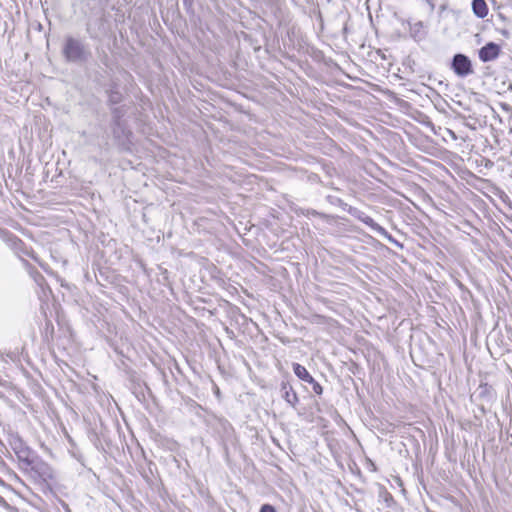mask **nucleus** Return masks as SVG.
I'll return each instance as SVG.
<instances>
[{"mask_svg": "<svg viewBox=\"0 0 512 512\" xmlns=\"http://www.w3.org/2000/svg\"><path fill=\"white\" fill-rule=\"evenodd\" d=\"M8 443L22 465L35 467L38 460L37 455L18 434H11Z\"/></svg>", "mask_w": 512, "mask_h": 512, "instance_id": "f257e3e1", "label": "nucleus"}, {"mask_svg": "<svg viewBox=\"0 0 512 512\" xmlns=\"http://www.w3.org/2000/svg\"><path fill=\"white\" fill-rule=\"evenodd\" d=\"M63 54L69 62H83L90 56V52L86 49L84 44L73 37L66 39Z\"/></svg>", "mask_w": 512, "mask_h": 512, "instance_id": "f03ea898", "label": "nucleus"}, {"mask_svg": "<svg viewBox=\"0 0 512 512\" xmlns=\"http://www.w3.org/2000/svg\"><path fill=\"white\" fill-rule=\"evenodd\" d=\"M450 69L459 78H466L474 74L471 59L463 53H456L453 55L450 63Z\"/></svg>", "mask_w": 512, "mask_h": 512, "instance_id": "7ed1b4c3", "label": "nucleus"}, {"mask_svg": "<svg viewBox=\"0 0 512 512\" xmlns=\"http://www.w3.org/2000/svg\"><path fill=\"white\" fill-rule=\"evenodd\" d=\"M293 372L294 374L303 382L308 383L312 386V390L317 395H321L323 393L322 386L311 376L308 370L299 363H293Z\"/></svg>", "mask_w": 512, "mask_h": 512, "instance_id": "20e7f679", "label": "nucleus"}, {"mask_svg": "<svg viewBox=\"0 0 512 512\" xmlns=\"http://www.w3.org/2000/svg\"><path fill=\"white\" fill-rule=\"evenodd\" d=\"M501 53V47L495 42H488L478 50L479 59L486 63L496 60Z\"/></svg>", "mask_w": 512, "mask_h": 512, "instance_id": "39448f33", "label": "nucleus"}, {"mask_svg": "<svg viewBox=\"0 0 512 512\" xmlns=\"http://www.w3.org/2000/svg\"><path fill=\"white\" fill-rule=\"evenodd\" d=\"M281 393L283 399L293 408L296 407V404L299 401L297 393L294 391L293 387L287 381H283L281 383Z\"/></svg>", "mask_w": 512, "mask_h": 512, "instance_id": "423d86ee", "label": "nucleus"}, {"mask_svg": "<svg viewBox=\"0 0 512 512\" xmlns=\"http://www.w3.org/2000/svg\"><path fill=\"white\" fill-rule=\"evenodd\" d=\"M107 94H108V102L110 104H119L123 99V95L119 91V85L115 81H112L110 83L109 88L107 89Z\"/></svg>", "mask_w": 512, "mask_h": 512, "instance_id": "0eeeda50", "label": "nucleus"}, {"mask_svg": "<svg viewBox=\"0 0 512 512\" xmlns=\"http://www.w3.org/2000/svg\"><path fill=\"white\" fill-rule=\"evenodd\" d=\"M351 214L356 217L358 220H360L362 223L367 225L373 232H375L376 229H379V224L374 221V219L368 215H366L364 212L355 209Z\"/></svg>", "mask_w": 512, "mask_h": 512, "instance_id": "6e6552de", "label": "nucleus"}, {"mask_svg": "<svg viewBox=\"0 0 512 512\" xmlns=\"http://www.w3.org/2000/svg\"><path fill=\"white\" fill-rule=\"evenodd\" d=\"M472 11L478 18H485L488 15V6L485 0H472Z\"/></svg>", "mask_w": 512, "mask_h": 512, "instance_id": "1a4fd4ad", "label": "nucleus"}, {"mask_svg": "<svg viewBox=\"0 0 512 512\" xmlns=\"http://www.w3.org/2000/svg\"><path fill=\"white\" fill-rule=\"evenodd\" d=\"M0 237L3 239L4 242L7 243L8 246L17 249L21 244L22 241L19 239L15 234L7 231V230H0Z\"/></svg>", "mask_w": 512, "mask_h": 512, "instance_id": "9d476101", "label": "nucleus"}, {"mask_svg": "<svg viewBox=\"0 0 512 512\" xmlns=\"http://www.w3.org/2000/svg\"><path fill=\"white\" fill-rule=\"evenodd\" d=\"M410 35L416 41H421L425 38L426 32L424 30V24L418 21L410 26Z\"/></svg>", "mask_w": 512, "mask_h": 512, "instance_id": "9b49d317", "label": "nucleus"}, {"mask_svg": "<svg viewBox=\"0 0 512 512\" xmlns=\"http://www.w3.org/2000/svg\"><path fill=\"white\" fill-rule=\"evenodd\" d=\"M375 233H377L378 235L384 237L385 239H387L390 243L398 246V247H403V245L401 243H399L384 227H382L381 225H379V229H376L375 230Z\"/></svg>", "mask_w": 512, "mask_h": 512, "instance_id": "f8f14e48", "label": "nucleus"}, {"mask_svg": "<svg viewBox=\"0 0 512 512\" xmlns=\"http://www.w3.org/2000/svg\"><path fill=\"white\" fill-rule=\"evenodd\" d=\"M25 265L28 268L30 276L33 278V280L39 285L42 286L45 282V278L42 276L40 272H38L36 269L32 268L28 263L26 262Z\"/></svg>", "mask_w": 512, "mask_h": 512, "instance_id": "ddd939ff", "label": "nucleus"}, {"mask_svg": "<svg viewBox=\"0 0 512 512\" xmlns=\"http://www.w3.org/2000/svg\"><path fill=\"white\" fill-rule=\"evenodd\" d=\"M120 127H117L116 123L114 122L113 126V135L115 138L120 139L122 136L128 137L129 132L126 130L125 126L120 122Z\"/></svg>", "mask_w": 512, "mask_h": 512, "instance_id": "4468645a", "label": "nucleus"}, {"mask_svg": "<svg viewBox=\"0 0 512 512\" xmlns=\"http://www.w3.org/2000/svg\"><path fill=\"white\" fill-rule=\"evenodd\" d=\"M114 122L116 123L117 127H120L121 117L123 116V110L122 108H114L112 111Z\"/></svg>", "mask_w": 512, "mask_h": 512, "instance_id": "2eb2a0df", "label": "nucleus"}, {"mask_svg": "<svg viewBox=\"0 0 512 512\" xmlns=\"http://www.w3.org/2000/svg\"><path fill=\"white\" fill-rule=\"evenodd\" d=\"M260 512H276V509L270 504H264L261 506Z\"/></svg>", "mask_w": 512, "mask_h": 512, "instance_id": "dca6fc26", "label": "nucleus"}, {"mask_svg": "<svg viewBox=\"0 0 512 512\" xmlns=\"http://www.w3.org/2000/svg\"><path fill=\"white\" fill-rule=\"evenodd\" d=\"M424 1H425V2L427 3V5L429 6L430 11H431V12H433V11H434V9H435V4H434L433 0H424Z\"/></svg>", "mask_w": 512, "mask_h": 512, "instance_id": "f3484780", "label": "nucleus"}, {"mask_svg": "<svg viewBox=\"0 0 512 512\" xmlns=\"http://www.w3.org/2000/svg\"><path fill=\"white\" fill-rule=\"evenodd\" d=\"M6 485L5 481L0 477V486L4 487Z\"/></svg>", "mask_w": 512, "mask_h": 512, "instance_id": "a211bd4d", "label": "nucleus"}, {"mask_svg": "<svg viewBox=\"0 0 512 512\" xmlns=\"http://www.w3.org/2000/svg\"><path fill=\"white\" fill-rule=\"evenodd\" d=\"M29 256L37 261V258L33 254H29Z\"/></svg>", "mask_w": 512, "mask_h": 512, "instance_id": "6ab92c4d", "label": "nucleus"}, {"mask_svg": "<svg viewBox=\"0 0 512 512\" xmlns=\"http://www.w3.org/2000/svg\"><path fill=\"white\" fill-rule=\"evenodd\" d=\"M0 502H5V500L2 496H0Z\"/></svg>", "mask_w": 512, "mask_h": 512, "instance_id": "aec40b11", "label": "nucleus"}, {"mask_svg": "<svg viewBox=\"0 0 512 512\" xmlns=\"http://www.w3.org/2000/svg\"><path fill=\"white\" fill-rule=\"evenodd\" d=\"M311 213H312L313 215H316V214H317V212H316L315 210H313Z\"/></svg>", "mask_w": 512, "mask_h": 512, "instance_id": "412c9836", "label": "nucleus"}, {"mask_svg": "<svg viewBox=\"0 0 512 512\" xmlns=\"http://www.w3.org/2000/svg\"><path fill=\"white\" fill-rule=\"evenodd\" d=\"M66 510H67V512H71V510L68 507H66Z\"/></svg>", "mask_w": 512, "mask_h": 512, "instance_id": "4be33fe9", "label": "nucleus"}]
</instances>
